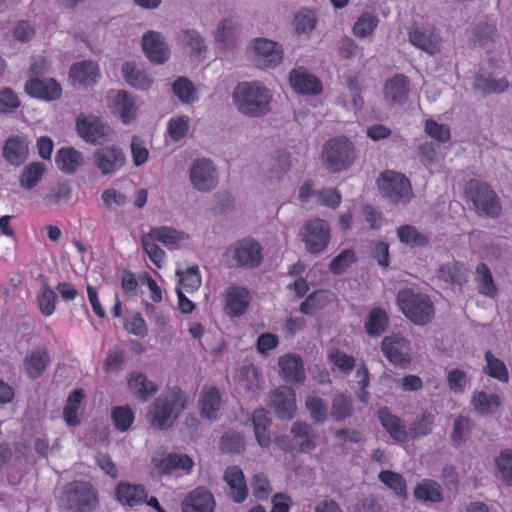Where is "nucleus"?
I'll use <instances>...</instances> for the list:
<instances>
[{
    "mask_svg": "<svg viewBox=\"0 0 512 512\" xmlns=\"http://www.w3.org/2000/svg\"><path fill=\"white\" fill-rule=\"evenodd\" d=\"M236 110L249 118H262L272 111L273 91L262 81H243L232 92Z\"/></svg>",
    "mask_w": 512,
    "mask_h": 512,
    "instance_id": "1",
    "label": "nucleus"
},
{
    "mask_svg": "<svg viewBox=\"0 0 512 512\" xmlns=\"http://www.w3.org/2000/svg\"><path fill=\"white\" fill-rule=\"evenodd\" d=\"M187 396L180 389H173L158 397L150 406L147 419L150 426L158 430L170 428L178 416L187 408Z\"/></svg>",
    "mask_w": 512,
    "mask_h": 512,
    "instance_id": "2",
    "label": "nucleus"
},
{
    "mask_svg": "<svg viewBox=\"0 0 512 512\" xmlns=\"http://www.w3.org/2000/svg\"><path fill=\"white\" fill-rule=\"evenodd\" d=\"M248 60L260 70H272L282 64V45L268 38L252 39L246 48Z\"/></svg>",
    "mask_w": 512,
    "mask_h": 512,
    "instance_id": "3",
    "label": "nucleus"
},
{
    "mask_svg": "<svg viewBox=\"0 0 512 512\" xmlns=\"http://www.w3.org/2000/svg\"><path fill=\"white\" fill-rule=\"evenodd\" d=\"M397 303L402 313L416 325H425L434 317V307L429 297L412 289L399 291Z\"/></svg>",
    "mask_w": 512,
    "mask_h": 512,
    "instance_id": "4",
    "label": "nucleus"
},
{
    "mask_svg": "<svg viewBox=\"0 0 512 512\" xmlns=\"http://www.w3.org/2000/svg\"><path fill=\"white\" fill-rule=\"evenodd\" d=\"M377 186L381 196L393 204H407L414 197L410 180L399 172L387 170L381 173Z\"/></svg>",
    "mask_w": 512,
    "mask_h": 512,
    "instance_id": "5",
    "label": "nucleus"
},
{
    "mask_svg": "<svg viewBox=\"0 0 512 512\" xmlns=\"http://www.w3.org/2000/svg\"><path fill=\"white\" fill-rule=\"evenodd\" d=\"M76 132L80 138L91 145H102L115 137L114 129L99 116L81 113L75 122Z\"/></svg>",
    "mask_w": 512,
    "mask_h": 512,
    "instance_id": "6",
    "label": "nucleus"
},
{
    "mask_svg": "<svg viewBox=\"0 0 512 512\" xmlns=\"http://www.w3.org/2000/svg\"><path fill=\"white\" fill-rule=\"evenodd\" d=\"M325 166L333 172L348 169L356 159L354 145L346 138H334L327 141L322 149Z\"/></svg>",
    "mask_w": 512,
    "mask_h": 512,
    "instance_id": "7",
    "label": "nucleus"
},
{
    "mask_svg": "<svg viewBox=\"0 0 512 512\" xmlns=\"http://www.w3.org/2000/svg\"><path fill=\"white\" fill-rule=\"evenodd\" d=\"M61 504L73 512H90L96 508L98 498L90 483L75 481L65 488Z\"/></svg>",
    "mask_w": 512,
    "mask_h": 512,
    "instance_id": "8",
    "label": "nucleus"
},
{
    "mask_svg": "<svg viewBox=\"0 0 512 512\" xmlns=\"http://www.w3.org/2000/svg\"><path fill=\"white\" fill-rule=\"evenodd\" d=\"M191 187L200 193H210L219 183V173L214 162L208 158H197L187 170Z\"/></svg>",
    "mask_w": 512,
    "mask_h": 512,
    "instance_id": "9",
    "label": "nucleus"
},
{
    "mask_svg": "<svg viewBox=\"0 0 512 512\" xmlns=\"http://www.w3.org/2000/svg\"><path fill=\"white\" fill-rule=\"evenodd\" d=\"M467 197L472 201L478 214L498 217L502 207L495 192L486 184L470 181L466 187Z\"/></svg>",
    "mask_w": 512,
    "mask_h": 512,
    "instance_id": "10",
    "label": "nucleus"
},
{
    "mask_svg": "<svg viewBox=\"0 0 512 512\" xmlns=\"http://www.w3.org/2000/svg\"><path fill=\"white\" fill-rule=\"evenodd\" d=\"M306 250L311 254L323 252L330 241L329 224L320 218L308 220L300 231Z\"/></svg>",
    "mask_w": 512,
    "mask_h": 512,
    "instance_id": "11",
    "label": "nucleus"
},
{
    "mask_svg": "<svg viewBox=\"0 0 512 512\" xmlns=\"http://www.w3.org/2000/svg\"><path fill=\"white\" fill-rule=\"evenodd\" d=\"M92 161L102 176H110L124 168L126 155L121 147L110 144L96 149L92 154Z\"/></svg>",
    "mask_w": 512,
    "mask_h": 512,
    "instance_id": "12",
    "label": "nucleus"
},
{
    "mask_svg": "<svg viewBox=\"0 0 512 512\" xmlns=\"http://www.w3.org/2000/svg\"><path fill=\"white\" fill-rule=\"evenodd\" d=\"M288 82L297 94L316 96L323 91L320 79L304 66L293 68L288 74Z\"/></svg>",
    "mask_w": 512,
    "mask_h": 512,
    "instance_id": "13",
    "label": "nucleus"
},
{
    "mask_svg": "<svg viewBox=\"0 0 512 512\" xmlns=\"http://www.w3.org/2000/svg\"><path fill=\"white\" fill-rule=\"evenodd\" d=\"M381 350L395 365L405 366L412 360L410 341L400 334L385 337L381 343Z\"/></svg>",
    "mask_w": 512,
    "mask_h": 512,
    "instance_id": "14",
    "label": "nucleus"
},
{
    "mask_svg": "<svg viewBox=\"0 0 512 512\" xmlns=\"http://www.w3.org/2000/svg\"><path fill=\"white\" fill-rule=\"evenodd\" d=\"M227 254L241 267L254 268L262 260L261 247L258 242L252 239L239 241L229 248Z\"/></svg>",
    "mask_w": 512,
    "mask_h": 512,
    "instance_id": "15",
    "label": "nucleus"
},
{
    "mask_svg": "<svg viewBox=\"0 0 512 512\" xmlns=\"http://www.w3.org/2000/svg\"><path fill=\"white\" fill-rule=\"evenodd\" d=\"M142 50L147 59L156 65L166 63L170 58V48L165 37L157 31H148L142 36Z\"/></svg>",
    "mask_w": 512,
    "mask_h": 512,
    "instance_id": "16",
    "label": "nucleus"
},
{
    "mask_svg": "<svg viewBox=\"0 0 512 512\" xmlns=\"http://www.w3.org/2000/svg\"><path fill=\"white\" fill-rule=\"evenodd\" d=\"M110 108L117 114L122 123L128 124L137 117L138 105L136 98L125 90H112L108 94Z\"/></svg>",
    "mask_w": 512,
    "mask_h": 512,
    "instance_id": "17",
    "label": "nucleus"
},
{
    "mask_svg": "<svg viewBox=\"0 0 512 512\" xmlns=\"http://www.w3.org/2000/svg\"><path fill=\"white\" fill-rule=\"evenodd\" d=\"M408 37L413 46L430 55L441 50V38L431 26L415 25L410 29Z\"/></svg>",
    "mask_w": 512,
    "mask_h": 512,
    "instance_id": "18",
    "label": "nucleus"
},
{
    "mask_svg": "<svg viewBox=\"0 0 512 512\" xmlns=\"http://www.w3.org/2000/svg\"><path fill=\"white\" fill-rule=\"evenodd\" d=\"M213 39L218 49L226 51L236 47L239 41V24L234 17L221 19L213 30Z\"/></svg>",
    "mask_w": 512,
    "mask_h": 512,
    "instance_id": "19",
    "label": "nucleus"
},
{
    "mask_svg": "<svg viewBox=\"0 0 512 512\" xmlns=\"http://www.w3.org/2000/svg\"><path fill=\"white\" fill-rule=\"evenodd\" d=\"M101 73L99 66L89 60L73 64L69 70V78L76 88H89L98 83Z\"/></svg>",
    "mask_w": 512,
    "mask_h": 512,
    "instance_id": "20",
    "label": "nucleus"
},
{
    "mask_svg": "<svg viewBox=\"0 0 512 512\" xmlns=\"http://www.w3.org/2000/svg\"><path fill=\"white\" fill-rule=\"evenodd\" d=\"M270 404L281 419H291L296 412L295 392L283 386L270 393Z\"/></svg>",
    "mask_w": 512,
    "mask_h": 512,
    "instance_id": "21",
    "label": "nucleus"
},
{
    "mask_svg": "<svg viewBox=\"0 0 512 512\" xmlns=\"http://www.w3.org/2000/svg\"><path fill=\"white\" fill-rule=\"evenodd\" d=\"M279 374L287 382L303 384L305 381V369L302 359L297 354L288 353L278 360Z\"/></svg>",
    "mask_w": 512,
    "mask_h": 512,
    "instance_id": "22",
    "label": "nucleus"
},
{
    "mask_svg": "<svg viewBox=\"0 0 512 512\" xmlns=\"http://www.w3.org/2000/svg\"><path fill=\"white\" fill-rule=\"evenodd\" d=\"M215 505V499L209 490L196 488L184 498L182 512H214Z\"/></svg>",
    "mask_w": 512,
    "mask_h": 512,
    "instance_id": "23",
    "label": "nucleus"
},
{
    "mask_svg": "<svg viewBox=\"0 0 512 512\" xmlns=\"http://www.w3.org/2000/svg\"><path fill=\"white\" fill-rule=\"evenodd\" d=\"M472 410L479 416L494 415L502 405L500 395L483 390H475L470 399Z\"/></svg>",
    "mask_w": 512,
    "mask_h": 512,
    "instance_id": "24",
    "label": "nucleus"
},
{
    "mask_svg": "<svg viewBox=\"0 0 512 512\" xmlns=\"http://www.w3.org/2000/svg\"><path fill=\"white\" fill-rule=\"evenodd\" d=\"M25 91L34 98L45 101H54L61 97L62 88L54 79L39 80L31 79L25 85Z\"/></svg>",
    "mask_w": 512,
    "mask_h": 512,
    "instance_id": "25",
    "label": "nucleus"
},
{
    "mask_svg": "<svg viewBox=\"0 0 512 512\" xmlns=\"http://www.w3.org/2000/svg\"><path fill=\"white\" fill-rule=\"evenodd\" d=\"M409 94V80L402 74L388 79L384 85V99L390 105H402Z\"/></svg>",
    "mask_w": 512,
    "mask_h": 512,
    "instance_id": "26",
    "label": "nucleus"
},
{
    "mask_svg": "<svg viewBox=\"0 0 512 512\" xmlns=\"http://www.w3.org/2000/svg\"><path fill=\"white\" fill-rule=\"evenodd\" d=\"M153 465L161 474H171L176 471L190 473L193 468V460L185 454H168L162 458H154Z\"/></svg>",
    "mask_w": 512,
    "mask_h": 512,
    "instance_id": "27",
    "label": "nucleus"
},
{
    "mask_svg": "<svg viewBox=\"0 0 512 512\" xmlns=\"http://www.w3.org/2000/svg\"><path fill=\"white\" fill-rule=\"evenodd\" d=\"M121 73L127 84L136 90L146 91L150 89L154 83L151 74L134 62L124 63L121 68Z\"/></svg>",
    "mask_w": 512,
    "mask_h": 512,
    "instance_id": "28",
    "label": "nucleus"
},
{
    "mask_svg": "<svg viewBox=\"0 0 512 512\" xmlns=\"http://www.w3.org/2000/svg\"><path fill=\"white\" fill-rule=\"evenodd\" d=\"M115 497L122 505L134 507L145 503L148 494L144 486L122 481L116 486Z\"/></svg>",
    "mask_w": 512,
    "mask_h": 512,
    "instance_id": "29",
    "label": "nucleus"
},
{
    "mask_svg": "<svg viewBox=\"0 0 512 512\" xmlns=\"http://www.w3.org/2000/svg\"><path fill=\"white\" fill-rule=\"evenodd\" d=\"M29 153V144L23 136H12L2 147L3 157L12 165L19 166L25 162Z\"/></svg>",
    "mask_w": 512,
    "mask_h": 512,
    "instance_id": "30",
    "label": "nucleus"
},
{
    "mask_svg": "<svg viewBox=\"0 0 512 512\" xmlns=\"http://www.w3.org/2000/svg\"><path fill=\"white\" fill-rule=\"evenodd\" d=\"M198 404L202 417L209 420L216 419L222 405L219 390L216 387L205 386L200 392Z\"/></svg>",
    "mask_w": 512,
    "mask_h": 512,
    "instance_id": "31",
    "label": "nucleus"
},
{
    "mask_svg": "<svg viewBox=\"0 0 512 512\" xmlns=\"http://www.w3.org/2000/svg\"><path fill=\"white\" fill-rule=\"evenodd\" d=\"M127 387L132 395L143 401L153 396L158 390L153 381L149 380L145 374L137 371L128 375Z\"/></svg>",
    "mask_w": 512,
    "mask_h": 512,
    "instance_id": "32",
    "label": "nucleus"
},
{
    "mask_svg": "<svg viewBox=\"0 0 512 512\" xmlns=\"http://www.w3.org/2000/svg\"><path fill=\"white\" fill-rule=\"evenodd\" d=\"M49 363L50 356L46 348L32 350L24 358V372L29 378H38L46 370Z\"/></svg>",
    "mask_w": 512,
    "mask_h": 512,
    "instance_id": "33",
    "label": "nucleus"
},
{
    "mask_svg": "<svg viewBox=\"0 0 512 512\" xmlns=\"http://www.w3.org/2000/svg\"><path fill=\"white\" fill-rule=\"evenodd\" d=\"M250 302L249 292L242 287L231 286L226 290L225 310L231 316L244 314Z\"/></svg>",
    "mask_w": 512,
    "mask_h": 512,
    "instance_id": "34",
    "label": "nucleus"
},
{
    "mask_svg": "<svg viewBox=\"0 0 512 512\" xmlns=\"http://www.w3.org/2000/svg\"><path fill=\"white\" fill-rule=\"evenodd\" d=\"M224 479L230 488V495L236 502H243L248 494L246 479L243 471L237 467H228L224 473Z\"/></svg>",
    "mask_w": 512,
    "mask_h": 512,
    "instance_id": "35",
    "label": "nucleus"
},
{
    "mask_svg": "<svg viewBox=\"0 0 512 512\" xmlns=\"http://www.w3.org/2000/svg\"><path fill=\"white\" fill-rule=\"evenodd\" d=\"M84 161L83 153L71 147L59 149L55 156L58 169L65 174L75 173Z\"/></svg>",
    "mask_w": 512,
    "mask_h": 512,
    "instance_id": "36",
    "label": "nucleus"
},
{
    "mask_svg": "<svg viewBox=\"0 0 512 512\" xmlns=\"http://www.w3.org/2000/svg\"><path fill=\"white\" fill-rule=\"evenodd\" d=\"M378 419L382 427L395 441L405 442L409 439L408 431L406 430L400 418L396 415H393L388 409H381L378 412Z\"/></svg>",
    "mask_w": 512,
    "mask_h": 512,
    "instance_id": "37",
    "label": "nucleus"
},
{
    "mask_svg": "<svg viewBox=\"0 0 512 512\" xmlns=\"http://www.w3.org/2000/svg\"><path fill=\"white\" fill-rule=\"evenodd\" d=\"M291 433L300 452L308 453L315 449L317 436L309 424L295 422L291 427Z\"/></svg>",
    "mask_w": 512,
    "mask_h": 512,
    "instance_id": "38",
    "label": "nucleus"
},
{
    "mask_svg": "<svg viewBox=\"0 0 512 512\" xmlns=\"http://www.w3.org/2000/svg\"><path fill=\"white\" fill-rule=\"evenodd\" d=\"M437 277L447 285L461 286L468 279V269L458 262L447 263L439 268Z\"/></svg>",
    "mask_w": 512,
    "mask_h": 512,
    "instance_id": "39",
    "label": "nucleus"
},
{
    "mask_svg": "<svg viewBox=\"0 0 512 512\" xmlns=\"http://www.w3.org/2000/svg\"><path fill=\"white\" fill-rule=\"evenodd\" d=\"M148 233L156 241L168 247H178L181 243L189 239V235L186 232L168 226L152 228Z\"/></svg>",
    "mask_w": 512,
    "mask_h": 512,
    "instance_id": "40",
    "label": "nucleus"
},
{
    "mask_svg": "<svg viewBox=\"0 0 512 512\" xmlns=\"http://www.w3.org/2000/svg\"><path fill=\"white\" fill-rule=\"evenodd\" d=\"M254 433L258 444L261 447H268L271 443V436L268 431L271 424L269 413L263 409H257L252 416Z\"/></svg>",
    "mask_w": 512,
    "mask_h": 512,
    "instance_id": "41",
    "label": "nucleus"
},
{
    "mask_svg": "<svg viewBox=\"0 0 512 512\" xmlns=\"http://www.w3.org/2000/svg\"><path fill=\"white\" fill-rule=\"evenodd\" d=\"M414 497L422 502H441L443 500L441 485L434 480H422L414 489Z\"/></svg>",
    "mask_w": 512,
    "mask_h": 512,
    "instance_id": "42",
    "label": "nucleus"
},
{
    "mask_svg": "<svg viewBox=\"0 0 512 512\" xmlns=\"http://www.w3.org/2000/svg\"><path fill=\"white\" fill-rule=\"evenodd\" d=\"M176 276L178 278L177 288H182V291L187 293L196 292L202 284L201 273L197 265H191L184 270L178 269Z\"/></svg>",
    "mask_w": 512,
    "mask_h": 512,
    "instance_id": "43",
    "label": "nucleus"
},
{
    "mask_svg": "<svg viewBox=\"0 0 512 512\" xmlns=\"http://www.w3.org/2000/svg\"><path fill=\"white\" fill-rule=\"evenodd\" d=\"M475 281L480 294L489 298L496 297L498 289L494 283L491 271L486 264L481 263L477 265Z\"/></svg>",
    "mask_w": 512,
    "mask_h": 512,
    "instance_id": "44",
    "label": "nucleus"
},
{
    "mask_svg": "<svg viewBox=\"0 0 512 512\" xmlns=\"http://www.w3.org/2000/svg\"><path fill=\"white\" fill-rule=\"evenodd\" d=\"M238 385L247 392L259 391L262 387L259 370L254 365L243 366L239 372Z\"/></svg>",
    "mask_w": 512,
    "mask_h": 512,
    "instance_id": "45",
    "label": "nucleus"
},
{
    "mask_svg": "<svg viewBox=\"0 0 512 512\" xmlns=\"http://www.w3.org/2000/svg\"><path fill=\"white\" fill-rule=\"evenodd\" d=\"M327 359L334 371H338L344 376H348L355 366V358L345 352L333 348L329 351Z\"/></svg>",
    "mask_w": 512,
    "mask_h": 512,
    "instance_id": "46",
    "label": "nucleus"
},
{
    "mask_svg": "<svg viewBox=\"0 0 512 512\" xmlns=\"http://www.w3.org/2000/svg\"><path fill=\"white\" fill-rule=\"evenodd\" d=\"M474 90L481 94L502 93L509 87V83L505 78L495 79L477 75L473 83Z\"/></svg>",
    "mask_w": 512,
    "mask_h": 512,
    "instance_id": "47",
    "label": "nucleus"
},
{
    "mask_svg": "<svg viewBox=\"0 0 512 512\" xmlns=\"http://www.w3.org/2000/svg\"><path fill=\"white\" fill-rule=\"evenodd\" d=\"M397 236L401 243L411 247H422L428 243V237L412 225H401L397 229Z\"/></svg>",
    "mask_w": 512,
    "mask_h": 512,
    "instance_id": "48",
    "label": "nucleus"
},
{
    "mask_svg": "<svg viewBox=\"0 0 512 512\" xmlns=\"http://www.w3.org/2000/svg\"><path fill=\"white\" fill-rule=\"evenodd\" d=\"M379 23L376 15L370 12L362 13L354 22L352 32L358 38H367L373 35Z\"/></svg>",
    "mask_w": 512,
    "mask_h": 512,
    "instance_id": "49",
    "label": "nucleus"
},
{
    "mask_svg": "<svg viewBox=\"0 0 512 512\" xmlns=\"http://www.w3.org/2000/svg\"><path fill=\"white\" fill-rule=\"evenodd\" d=\"M472 431V422L468 416L455 417L450 434V440L454 446H460L466 442Z\"/></svg>",
    "mask_w": 512,
    "mask_h": 512,
    "instance_id": "50",
    "label": "nucleus"
},
{
    "mask_svg": "<svg viewBox=\"0 0 512 512\" xmlns=\"http://www.w3.org/2000/svg\"><path fill=\"white\" fill-rule=\"evenodd\" d=\"M83 398L84 393L82 390H75L69 395L63 411L64 420L67 425L76 426L79 424V411Z\"/></svg>",
    "mask_w": 512,
    "mask_h": 512,
    "instance_id": "51",
    "label": "nucleus"
},
{
    "mask_svg": "<svg viewBox=\"0 0 512 512\" xmlns=\"http://www.w3.org/2000/svg\"><path fill=\"white\" fill-rule=\"evenodd\" d=\"M175 96L184 104H192L198 100L197 89L193 83L185 78L179 77L172 85Z\"/></svg>",
    "mask_w": 512,
    "mask_h": 512,
    "instance_id": "52",
    "label": "nucleus"
},
{
    "mask_svg": "<svg viewBox=\"0 0 512 512\" xmlns=\"http://www.w3.org/2000/svg\"><path fill=\"white\" fill-rule=\"evenodd\" d=\"M332 293L326 290H319L310 294L300 305L303 314L312 315L324 308L332 298Z\"/></svg>",
    "mask_w": 512,
    "mask_h": 512,
    "instance_id": "53",
    "label": "nucleus"
},
{
    "mask_svg": "<svg viewBox=\"0 0 512 512\" xmlns=\"http://www.w3.org/2000/svg\"><path fill=\"white\" fill-rule=\"evenodd\" d=\"M191 119L187 115H176L167 122V135L174 141L178 142L185 138L190 128Z\"/></svg>",
    "mask_w": 512,
    "mask_h": 512,
    "instance_id": "54",
    "label": "nucleus"
},
{
    "mask_svg": "<svg viewBox=\"0 0 512 512\" xmlns=\"http://www.w3.org/2000/svg\"><path fill=\"white\" fill-rule=\"evenodd\" d=\"M46 165L42 162H33L27 165L21 174L20 185L24 189L34 188L42 179Z\"/></svg>",
    "mask_w": 512,
    "mask_h": 512,
    "instance_id": "55",
    "label": "nucleus"
},
{
    "mask_svg": "<svg viewBox=\"0 0 512 512\" xmlns=\"http://www.w3.org/2000/svg\"><path fill=\"white\" fill-rule=\"evenodd\" d=\"M38 308L45 317L51 316L56 310L57 296L48 285H43L36 296Z\"/></svg>",
    "mask_w": 512,
    "mask_h": 512,
    "instance_id": "56",
    "label": "nucleus"
},
{
    "mask_svg": "<svg viewBox=\"0 0 512 512\" xmlns=\"http://www.w3.org/2000/svg\"><path fill=\"white\" fill-rule=\"evenodd\" d=\"M379 480L391 489L398 497H407L406 482L403 477L393 471H381L378 475Z\"/></svg>",
    "mask_w": 512,
    "mask_h": 512,
    "instance_id": "57",
    "label": "nucleus"
},
{
    "mask_svg": "<svg viewBox=\"0 0 512 512\" xmlns=\"http://www.w3.org/2000/svg\"><path fill=\"white\" fill-rule=\"evenodd\" d=\"M387 324L388 317L386 312L380 308H375L370 312L365 329L369 335L378 336L385 331Z\"/></svg>",
    "mask_w": 512,
    "mask_h": 512,
    "instance_id": "58",
    "label": "nucleus"
},
{
    "mask_svg": "<svg viewBox=\"0 0 512 512\" xmlns=\"http://www.w3.org/2000/svg\"><path fill=\"white\" fill-rule=\"evenodd\" d=\"M306 409L314 423H324L328 418L325 402L316 395H309L305 401Z\"/></svg>",
    "mask_w": 512,
    "mask_h": 512,
    "instance_id": "59",
    "label": "nucleus"
},
{
    "mask_svg": "<svg viewBox=\"0 0 512 512\" xmlns=\"http://www.w3.org/2000/svg\"><path fill=\"white\" fill-rule=\"evenodd\" d=\"M495 466L500 479L512 486V450H503L495 459Z\"/></svg>",
    "mask_w": 512,
    "mask_h": 512,
    "instance_id": "60",
    "label": "nucleus"
},
{
    "mask_svg": "<svg viewBox=\"0 0 512 512\" xmlns=\"http://www.w3.org/2000/svg\"><path fill=\"white\" fill-rule=\"evenodd\" d=\"M155 239L149 233L142 236V247L154 265L158 268L163 267L165 263V252L155 243Z\"/></svg>",
    "mask_w": 512,
    "mask_h": 512,
    "instance_id": "61",
    "label": "nucleus"
},
{
    "mask_svg": "<svg viewBox=\"0 0 512 512\" xmlns=\"http://www.w3.org/2000/svg\"><path fill=\"white\" fill-rule=\"evenodd\" d=\"M339 104L347 110L359 111L362 109L364 101L356 85L350 84L348 88L340 95Z\"/></svg>",
    "mask_w": 512,
    "mask_h": 512,
    "instance_id": "62",
    "label": "nucleus"
},
{
    "mask_svg": "<svg viewBox=\"0 0 512 512\" xmlns=\"http://www.w3.org/2000/svg\"><path fill=\"white\" fill-rule=\"evenodd\" d=\"M485 359L487 362L485 372L489 376L503 383L509 380L508 370L501 360L496 358L490 351L486 352Z\"/></svg>",
    "mask_w": 512,
    "mask_h": 512,
    "instance_id": "63",
    "label": "nucleus"
},
{
    "mask_svg": "<svg viewBox=\"0 0 512 512\" xmlns=\"http://www.w3.org/2000/svg\"><path fill=\"white\" fill-rule=\"evenodd\" d=\"M434 417L432 414L424 413L417 418L409 427V438H422L432 432Z\"/></svg>",
    "mask_w": 512,
    "mask_h": 512,
    "instance_id": "64",
    "label": "nucleus"
}]
</instances>
